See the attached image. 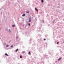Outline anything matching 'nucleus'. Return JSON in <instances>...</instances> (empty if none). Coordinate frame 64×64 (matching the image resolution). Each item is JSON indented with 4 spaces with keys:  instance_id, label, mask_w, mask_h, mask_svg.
<instances>
[{
    "instance_id": "nucleus-13",
    "label": "nucleus",
    "mask_w": 64,
    "mask_h": 64,
    "mask_svg": "<svg viewBox=\"0 0 64 64\" xmlns=\"http://www.w3.org/2000/svg\"><path fill=\"white\" fill-rule=\"evenodd\" d=\"M12 27H15V25H13L12 26Z\"/></svg>"
},
{
    "instance_id": "nucleus-6",
    "label": "nucleus",
    "mask_w": 64,
    "mask_h": 64,
    "mask_svg": "<svg viewBox=\"0 0 64 64\" xmlns=\"http://www.w3.org/2000/svg\"><path fill=\"white\" fill-rule=\"evenodd\" d=\"M22 16H25V14H22Z\"/></svg>"
},
{
    "instance_id": "nucleus-12",
    "label": "nucleus",
    "mask_w": 64,
    "mask_h": 64,
    "mask_svg": "<svg viewBox=\"0 0 64 64\" xmlns=\"http://www.w3.org/2000/svg\"><path fill=\"white\" fill-rule=\"evenodd\" d=\"M30 24L29 23L28 24V26H30Z\"/></svg>"
},
{
    "instance_id": "nucleus-7",
    "label": "nucleus",
    "mask_w": 64,
    "mask_h": 64,
    "mask_svg": "<svg viewBox=\"0 0 64 64\" xmlns=\"http://www.w3.org/2000/svg\"><path fill=\"white\" fill-rule=\"evenodd\" d=\"M18 51V49H17L16 50V52H17Z\"/></svg>"
},
{
    "instance_id": "nucleus-15",
    "label": "nucleus",
    "mask_w": 64,
    "mask_h": 64,
    "mask_svg": "<svg viewBox=\"0 0 64 64\" xmlns=\"http://www.w3.org/2000/svg\"><path fill=\"white\" fill-rule=\"evenodd\" d=\"M9 31L10 32H11V31H10V30L9 29Z\"/></svg>"
},
{
    "instance_id": "nucleus-3",
    "label": "nucleus",
    "mask_w": 64,
    "mask_h": 64,
    "mask_svg": "<svg viewBox=\"0 0 64 64\" xmlns=\"http://www.w3.org/2000/svg\"><path fill=\"white\" fill-rule=\"evenodd\" d=\"M5 55H6V56H8V54H7L6 53L5 54Z\"/></svg>"
},
{
    "instance_id": "nucleus-18",
    "label": "nucleus",
    "mask_w": 64,
    "mask_h": 64,
    "mask_svg": "<svg viewBox=\"0 0 64 64\" xmlns=\"http://www.w3.org/2000/svg\"><path fill=\"white\" fill-rule=\"evenodd\" d=\"M56 43H57V44H58V42H57Z\"/></svg>"
},
{
    "instance_id": "nucleus-11",
    "label": "nucleus",
    "mask_w": 64,
    "mask_h": 64,
    "mask_svg": "<svg viewBox=\"0 0 64 64\" xmlns=\"http://www.w3.org/2000/svg\"><path fill=\"white\" fill-rule=\"evenodd\" d=\"M20 58H22V56H20Z\"/></svg>"
},
{
    "instance_id": "nucleus-1",
    "label": "nucleus",
    "mask_w": 64,
    "mask_h": 64,
    "mask_svg": "<svg viewBox=\"0 0 64 64\" xmlns=\"http://www.w3.org/2000/svg\"><path fill=\"white\" fill-rule=\"evenodd\" d=\"M28 22H31V18H30L28 20Z\"/></svg>"
},
{
    "instance_id": "nucleus-16",
    "label": "nucleus",
    "mask_w": 64,
    "mask_h": 64,
    "mask_svg": "<svg viewBox=\"0 0 64 64\" xmlns=\"http://www.w3.org/2000/svg\"><path fill=\"white\" fill-rule=\"evenodd\" d=\"M44 40H46V39H44Z\"/></svg>"
},
{
    "instance_id": "nucleus-14",
    "label": "nucleus",
    "mask_w": 64,
    "mask_h": 64,
    "mask_svg": "<svg viewBox=\"0 0 64 64\" xmlns=\"http://www.w3.org/2000/svg\"><path fill=\"white\" fill-rule=\"evenodd\" d=\"M6 47H9V46H8V45H6Z\"/></svg>"
},
{
    "instance_id": "nucleus-2",
    "label": "nucleus",
    "mask_w": 64,
    "mask_h": 64,
    "mask_svg": "<svg viewBox=\"0 0 64 64\" xmlns=\"http://www.w3.org/2000/svg\"><path fill=\"white\" fill-rule=\"evenodd\" d=\"M35 9L36 10V11H37V12H38V9H37L36 8H35Z\"/></svg>"
},
{
    "instance_id": "nucleus-4",
    "label": "nucleus",
    "mask_w": 64,
    "mask_h": 64,
    "mask_svg": "<svg viewBox=\"0 0 64 64\" xmlns=\"http://www.w3.org/2000/svg\"><path fill=\"white\" fill-rule=\"evenodd\" d=\"M28 54L29 55H31V53H30V52H29Z\"/></svg>"
},
{
    "instance_id": "nucleus-9",
    "label": "nucleus",
    "mask_w": 64,
    "mask_h": 64,
    "mask_svg": "<svg viewBox=\"0 0 64 64\" xmlns=\"http://www.w3.org/2000/svg\"><path fill=\"white\" fill-rule=\"evenodd\" d=\"M22 53L23 54H24L25 53V51L22 52Z\"/></svg>"
},
{
    "instance_id": "nucleus-10",
    "label": "nucleus",
    "mask_w": 64,
    "mask_h": 64,
    "mask_svg": "<svg viewBox=\"0 0 64 64\" xmlns=\"http://www.w3.org/2000/svg\"><path fill=\"white\" fill-rule=\"evenodd\" d=\"M42 3L44 2H43V0H42Z\"/></svg>"
},
{
    "instance_id": "nucleus-17",
    "label": "nucleus",
    "mask_w": 64,
    "mask_h": 64,
    "mask_svg": "<svg viewBox=\"0 0 64 64\" xmlns=\"http://www.w3.org/2000/svg\"><path fill=\"white\" fill-rule=\"evenodd\" d=\"M13 47V46H11V47Z\"/></svg>"
},
{
    "instance_id": "nucleus-19",
    "label": "nucleus",
    "mask_w": 64,
    "mask_h": 64,
    "mask_svg": "<svg viewBox=\"0 0 64 64\" xmlns=\"http://www.w3.org/2000/svg\"><path fill=\"white\" fill-rule=\"evenodd\" d=\"M58 43L59 44V42H58Z\"/></svg>"
},
{
    "instance_id": "nucleus-5",
    "label": "nucleus",
    "mask_w": 64,
    "mask_h": 64,
    "mask_svg": "<svg viewBox=\"0 0 64 64\" xmlns=\"http://www.w3.org/2000/svg\"><path fill=\"white\" fill-rule=\"evenodd\" d=\"M61 58H60L58 59V61H60V60H61Z\"/></svg>"
},
{
    "instance_id": "nucleus-8",
    "label": "nucleus",
    "mask_w": 64,
    "mask_h": 64,
    "mask_svg": "<svg viewBox=\"0 0 64 64\" xmlns=\"http://www.w3.org/2000/svg\"><path fill=\"white\" fill-rule=\"evenodd\" d=\"M26 12L28 13H29V11L28 10H27L26 11Z\"/></svg>"
}]
</instances>
